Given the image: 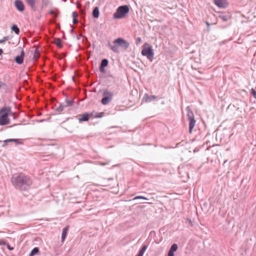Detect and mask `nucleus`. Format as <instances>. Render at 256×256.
<instances>
[{
    "mask_svg": "<svg viewBox=\"0 0 256 256\" xmlns=\"http://www.w3.org/2000/svg\"><path fill=\"white\" fill-rule=\"evenodd\" d=\"M11 182L16 189L26 191L30 188L32 180L29 176L22 173L15 174L12 176Z\"/></svg>",
    "mask_w": 256,
    "mask_h": 256,
    "instance_id": "obj_1",
    "label": "nucleus"
},
{
    "mask_svg": "<svg viewBox=\"0 0 256 256\" xmlns=\"http://www.w3.org/2000/svg\"><path fill=\"white\" fill-rule=\"evenodd\" d=\"M113 44L109 41L108 42L107 46L114 53H119L120 51L118 46H120L124 50H126L130 46V44L122 38H118L114 40Z\"/></svg>",
    "mask_w": 256,
    "mask_h": 256,
    "instance_id": "obj_2",
    "label": "nucleus"
},
{
    "mask_svg": "<svg viewBox=\"0 0 256 256\" xmlns=\"http://www.w3.org/2000/svg\"><path fill=\"white\" fill-rule=\"evenodd\" d=\"M14 114L10 106H4L0 110V126H5L10 124L8 116Z\"/></svg>",
    "mask_w": 256,
    "mask_h": 256,
    "instance_id": "obj_3",
    "label": "nucleus"
},
{
    "mask_svg": "<svg viewBox=\"0 0 256 256\" xmlns=\"http://www.w3.org/2000/svg\"><path fill=\"white\" fill-rule=\"evenodd\" d=\"M202 137V136L199 134L198 136H196L195 138H193V146L194 147V150H193L194 152H198L200 150L204 151L208 149V147L205 148L204 142L200 141Z\"/></svg>",
    "mask_w": 256,
    "mask_h": 256,
    "instance_id": "obj_4",
    "label": "nucleus"
},
{
    "mask_svg": "<svg viewBox=\"0 0 256 256\" xmlns=\"http://www.w3.org/2000/svg\"><path fill=\"white\" fill-rule=\"evenodd\" d=\"M142 54L146 56L150 61L152 62L154 56L152 46L148 43H145L142 47Z\"/></svg>",
    "mask_w": 256,
    "mask_h": 256,
    "instance_id": "obj_5",
    "label": "nucleus"
},
{
    "mask_svg": "<svg viewBox=\"0 0 256 256\" xmlns=\"http://www.w3.org/2000/svg\"><path fill=\"white\" fill-rule=\"evenodd\" d=\"M130 12L129 6L123 5L118 7L116 12L114 14V18L116 19H120L124 18Z\"/></svg>",
    "mask_w": 256,
    "mask_h": 256,
    "instance_id": "obj_6",
    "label": "nucleus"
},
{
    "mask_svg": "<svg viewBox=\"0 0 256 256\" xmlns=\"http://www.w3.org/2000/svg\"><path fill=\"white\" fill-rule=\"evenodd\" d=\"M114 94V92L109 91L108 90H105L102 93V98L101 102L104 105L108 104L112 100Z\"/></svg>",
    "mask_w": 256,
    "mask_h": 256,
    "instance_id": "obj_7",
    "label": "nucleus"
},
{
    "mask_svg": "<svg viewBox=\"0 0 256 256\" xmlns=\"http://www.w3.org/2000/svg\"><path fill=\"white\" fill-rule=\"evenodd\" d=\"M218 18L222 20L223 22H227L231 18V15L228 12H218Z\"/></svg>",
    "mask_w": 256,
    "mask_h": 256,
    "instance_id": "obj_8",
    "label": "nucleus"
},
{
    "mask_svg": "<svg viewBox=\"0 0 256 256\" xmlns=\"http://www.w3.org/2000/svg\"><path fill=\"white\" fill-rule=\"evenodd\" d=\"M214 3L216 6L220 8H226L228 5L226 0H214Z\"/></svg>",
    "mask_w": 256,
    "mask_h": 256,
    "instance_id": "obj_9",
    "label": "nucleus"
},
{
    "mask_svg": "<svg viewBox=\"0 0 256 256\" xmlns=\"http://www.w3.org/2000/svg\"><path fill=\"white\" fill-rule=\"evenodd\" d=\"M188 110V117L189 120V132L190 133H192V112H190V106H188L186 107Z\"/></svg>",
    "mask_w": 256,
    "mask_h": 256,
    "instance_id": "obj_10",
    "label": "nucleus"
},
{
    "mask_svg": "<svg viewBox=\"0 0 256 256\" xmlns=\"http://www.w3.org/2000/svg\"><path fill=\"white\" fill-rule=\"evenodd\" d=\"M14 6L16 9L20 12H23L24 10V6L21 0H16Z\"/></svg>",
    "mask_w": 256,
    "mask_h": 256,
    "instance_id": "obj_11",
    "label": "nucleus"
},
{
    "mask_svg": "<svg viewBox=\"0 0 256 256\" xmlns=\"http://www.w3.org/2000/svg\"><path fill=\"white\" fill-rule=\"evenodd\" d=\"M24 50H22L20 52V54L17 56L15 57L14 60L16 64H21L24 62Z\"/></svg>",
    "mask_w": 256,
    "mask_h": 256,
    "instance_id": "obj_12",
    "label": "nucleus"
},
{
    "mask_svg": "<svg viewBox=\"0 0 256 256\" xmlns=\"http://www.w3.org/2000/svg\"><path fill=\"white\" fill-rule=\"evenodd\" d=\"M1 142H3V144L2 145V146L3 147H4L6 146H7L8 143L10 142H14L16 144H22V142H20V140L16 138H10Z\"/></svg>",
    "mask_w": 256,
    "mask_h": 256,
    "instance_id": "obj_13",
    "label": "nucleus"
},
{
    "mask_svg": "<svg viewBox=\"0 0 256 256\" xmlns=\"http://www.w3.org/2000/svg\"><path fill=\"white\" fill-rule=\"evenodd\" d=\"M178 248L177 244H172L168 252V256H174V252L177 250Z\"/></svg>",
    "mask_w": 256,
    "mask_h": 256,
    "instance_id": "obj_14",
    "label": "nucleus"
},
{
    "mask_svg": "<svg viewBox=\"0 0 256 256\" xmlns=\"http://www.w3.org/2000/svg\"><path fill=\"white\" fill-rule=\"evenodd\" d=\"M92 115V113H84L80 118H78V120L80 122H87L90 116Z\"/></svg>",
    "mask_w": 256,
    "mask_h": 256,
    "instance_id": "obj_15",
    "label": "nucleus"
},
{
    "mask_svg": "<svg viewBox=\"0 0 256 256\" xmlns=\"http://www.w3.org/2000/svg\"><path fill=\"white\" fill-rule=\"evenodd\" d=\"M27 4L30 6V8L34 11L36 10V0H25Z\"/></svg>",
    "mask_w": 256,
    "mask_h": 256,
    "instance_id": "obj_16",
    "label": "nucleus"
},
{
    "mask_svg": "<svg viewBox=\"0 0 256 256\" xmlns=\"http://www.w3.org/2000/svg\"><path fill=\"white\" fill-rule=\"evenodd\" d=\"M144 98L145 99L146 102H148L156 100V96L153 95L149 96L146 94H144Z\"/></svg>",
    "mask_w": 256,
    "mask_h": 256,
    "instance_id": "obj_17",
    "label": "nucleus"
},
{
    "mask_svg": "<svg viewBox=\"0 0 256 256\" xmlns=\"http://www.w3.org/2000/svg\"><path fill=\"white\" fill-rule=\"evenodd\" d=\"M68 226H66L62 229V241L63 242L66 236L68 231Z\"/></svg>",
    "mask_w": 256,
    "mask_h": 256,
    "instance_id": "obj_18",
    "label": "nucleus"
},
{
    "mask_svg": "<svg viewBox=\"0 0 256 256\" xmlns=\"http://www.w3.org/2000/svg\"><path fill=\"white\" fill-rule=\"evenodd\" d=\"M100 14L99 8L98 7H95L92 12V16L94 18H98Z\"/></svg>",
    "mask_w": 256,
    "mask_h": 256,
    "instance_id": "obj_19",
    "label": "nucleus"
},
{
    "mask_svg": "<svg viewBox=\"0 0 256 256\" xmlns=\"http://www.w3.org/2000/svg\"><path fill=\"white\" fill-rule=\"evenodd\" d=\"M40 253L39 248L38 247L34 248L30 252L29 256H34Z\"/></svg>",
    "mask_w": 256,
    "mask_h": 256,
    "instance_id": "obj_20",
    "label": "nucleus"
},
{
    "mask_svg": "<svg viewBox=\"0 0 256 256\" xmlns=\"http://www.w3.org/2000/svg\"><path fill=\"white\" fill-rule=\"evenodd\" d=\"M11 30H12L14 32L16 33V34H19L20 32V29L16 24H14L11 26Z\"/></svg>",
    "mask_w": 256,
    "mask_h": 256,
    "instance_id": "obj_21",
    "label": "nucleus"
},
{
    "mask_svg": "<svg viewBox=\"0 0 256 256\" xmlns=\"http://www.w3.org/2000/svg\"><path fill=\"white\" fill-rule=\"evenodd\" d=\"M108 61L106 58H104L102 60L100 66L104 67H106L108 66Z\"/></svg>",
    "mask_w": 256,
    "mask_h": 256,
    "instance_id": "obj_22",
    "label": "nucleus"
},
{
    "mask_svg": "<svg viewBox=\"0 0 256 256\" xmlns=\"http://www.w3.org/2000/svg\"><path fill=\"white\" fill-rule=\"evenodd\" d=\"M56 44L58 48H62V40L60 38H57L56 40Z\"/></svg>",
    "mask_w": 256,
    "mask_h": 256,
    "instance_id": "obj_23",
    "label": "nucleus"
},
{
    "mask_svg": "<svg viewBox=\"0 0 256 256\" xmlns=\"http://www.w3.org/2000/svg\"><path fill=\"white\" fill-rule=\"evenodd\" d=\"M147 248V246L146 245H143L141 249L138 251L139 252L141 253L142 254H144V252L146 250Z\"/></svg>",
    "mask_w": 256,
    "mask_h": 256,
    "instance_id": "obj_24",
    "label": "nucleus"
},
{
    "mask_svg": "<svg viewBox=\"0 0 256 256\" xmlns=\"http://www.w3.org/2000/svg\"><path fill=\"white\" fill-rule=\"evenodd\" d=\"M64 107V106L62 105V104H60L59 106L56 108V112H58V113H60L63 110Z\"/></svg>",
    "mask_w": 256,
    "mask_h": 256,
    "instance_id": "obj_25",
    "label": "nucleus"
},
{
    "mask_svg": "<svg viewBox=\"0 0 256 256\" xmlns=\"http://www.w3.org/2000/svg\"><path fill=\"white\" fill-rule=\"evenodd\" d=\"M40 56V54L38 50H35L34 58L37 60Z\"/></svg>",
    "mask_w": 256,
    "mask_h": 256,
    "instance_id": "obj_26",
    "label": "nucleus"
},
{
    "mask_svg": "<svg viewBox=\"0 0 256 256\" xmlns=\"http://www.w3.org/2000/svg\"><path fill=\"white\" fill-rule=\"evenodd\" d=\"M67 104H66V106H72L73 105L74 103V100H66Z\"/></svg>",
    "mask_w": 256,
    "mask_h": 256,
    "instance_id": "obj_27",
    "label": "nucleus"
},
{
    "mask_svg": "<svg viewBox=\"0 0 256 256\" xmlns=\"http://www.w3.org/2000/svg\"><path fill=\"white\" fill-rule=\"evenodd\" d=\"M138 199H142V200H148V198H146L144 196H135L133 198V200H138Z\"/></svg>",
    "mask_w": 256,
    "mask_h": 256,
    "instance_id": "obj_28",
    "label": "nucleus"
},
{
    "mask_svg": "<svg viewBox=\"0 0 256 256\" xmlns=\"http://www.w3.org/2000/svg\"><path fill=\"white\" fill-rule=\"evenodd\" d=\"M250 93L256 99V91L253 88L250 90Z\"/></svg>",
    "mask_w": 256,
    "mask_h": 256,
    "instance_id": "obj_29",
    "label": "nucleus"
},
{
    "mask_svg": "<svg viewBox=\"0 0 256 256\" xmlns=\"http://www.w3.org/2000/svg\"><path fill=\"white\" fill-rule=\"evenodd\" d=\"M104 115V112H100V113H97L94 116V117L96 118H102L103 116Z\"/></svg>",
    "mask_w": 256,
    "mask_h": 256,
    "instance_id": "obj_30",
    "label": "nucleus"
},
{
    "mask_svg": "<svg viewBox=\"0 0 256 256\" xmlns=\"http://www.w3.org/2000/svg\"><path fill=\"white\" fill-rule=\"evenodd\" d=\"M9 39V37L8 36H6L4 37L2 39L0 40V44H2L6 40H8Z\"/></svg>",
    "mask_w": 256,
    "mask_h": 256,
    "instance_id": "obj_31",
    "label": "nucleus"
},
{
    "mask_svg": "<svg viewBox=\"0 0 256 256\" xmlns=\"http://www.w3.org/2000/svg\"><path fill=\"white\" fill-rule=\"evenodd\" d=\"M4 246H6L7 248L10 250H14V248L13 247H12L10 246L8 244V243H6V244H4Z\"/></svg>",
    "mask_w": 256,
    "mask_h": 256,
    "instance_id": "obj_32",
    "label": "nucleus"
},
{
    "mask_svg": "<svg viewBox=\"0 0 256 256\" xmlns=\"http://www.w3.org/2000/svg\"><path fill=\"white\" fill-rule=\"evenodd\" d=\"M5 87H6V84L2 81H0V89L2 88H4Z\"/></svg>",
    "mask_w": 256,
    "mask_h": 256,
    "instance_id": "obj_33",
    "label": "nucleus"
},
{
    "mask_svg": "<svg viewBox=\"0 0 256 256\" xmlns=\"http://www.w3.org/2000/svg\"><path fill=\"white\" fill-rule=\"evenodd\" d=\"M105 67H104V66H100V67H99V70H100V71L101 72H105V69H104Z\"/></svg>",
    "mask_w": 256,
    "mask_h": 256,
    "instance_id": "obj_34",
    "label": "nucleus"
},
{
    "mask_svg": "<svg viewBox=\"0 0 256 256\" xmlns=\"http://www.w3.org/2000/svg\"><path fill=\"white\" fill-rule=\"evenodd\" d=\"M72 16L73 18H77L78 16V14L76 12H74L72 13Z\"/></svg>",
    "mask_w": 256,
    "mask_h": 256,
    "instance_id": "obj_35",
    "label": "nucleus"
},
{
    "mask_svg": "<svg viewBox=\"0 0 256 256\" xmlns=\"http://www.w3.org/2000/svg\"><path fill=\"white\" fill-rule=\"evenodd\" d=\"M141 42V38L140 37L137 38L136 40V44H138L139 43H140Z\"/></svg>",
    "mask_w": 256,
    "mask_h": 256,
    "instance_id": "obj_36",
    "label": "nucleus"
},
{
    "mask_svg": "<svg viewBox=\"0 0 256 256\" xmlns=\"http://www.w3.org/2000/svg\"><path fill=\"white\" fill-rule=\"evenodd\" d=\"M4 244H6V242L3 240L0 239V246H2Z\"/></svg>",
    "mask_w": 256,
    "mask_h": 256,
    "instance_id": "obj_37",
    "label": "nucleus"
},
{
    "mask_svg": "<svg viewBox=\"0 0 256 256\" xmlns=\"http://www.w3.org/2000/svg\"><path fill=\"white\" fill-rule=\"evenodd\" d=\"M80 12L81 14L84 15V16L85 15L86 13H85V10H84L80 9Z\"/></svg>",
    "mask_w": 256,
    "mask_h": 256,
    "instance_id": "obj_38",
    "label": "nucleus"
},
{
    "mask_svg": "<svg viewBox=\"0 0 256 256\" xmlns=\"http://www.w3.org/2000/svg\"><path fill=\"white\" fill-rule=\"evenodd\" d=\"M72 22L74 24L78 22V20L77 18H73Z\"/></svg>",
    "mask_w": 256,
    "mask_h": 256,
    "instance_id": "obj_39",
    "label": "nucleus"
},
{
    "mask_svg": "<svg viewBox=\"0 0 256 256\" xmlns=\"http://www.w3.org/2000/svg\"><path fill=\"white\" fill-rule=\"evenodd\" d=\"M10 116H12L13 117V118L14 120H16L18 118V116H16L15 114L14 113V114H11Z\"/></svg>",
    "mask_w": 256,
    "mask_h": 256,
    "instance_id": "obj_40",
    "label": "nucleus"
},
{
    "mask_svg": "<svg viewBox=\"0 0 256 256\" xmlns=\"http://www.w3.org/2000/svg\"><path fill=\"white\" fill-rule=\"evenodd\" d=\"M195 122H196V120H194V116L193 115V128H194V126Z\"/></svg>",
    "mask_w": 256,
    "mask_h": 256,
    "instance_id": "obj_41",
    "label": "nucleus"
},
{
    "mask_svg": "<svg viewBox=\"0 0 256 256\" xmlns=\"http://www.w3.org/2000/svg\"><path fill=\"white\" fill-rule=\"evenodd\" d=\"M143 255L144 254L138 252V254L136 256H143Z\"/></svg>",
    "mask_w": 256,
    "mask_h": 256,
    "instance_id": "obj_42",
    "label": "nucleus"
},
{
    "mask_svg": "<svg viewBox=\"0 0 256 256\" xmlns=\"http://www.w3.org/2000/svg\"><path fill=\"white\" fill-rule=\"evenodd\" d=\"M3 53V50L2 48H0V56H1Z\"/></svg>",
    "mask_w": 256,
    "mask_h": 256,
    "instance_id": "obj_43",
    "label": "nucleus"
},
{
    "mask_svg": "<svg viewBox=\"0 0 256 256\" xmlns=\"http://www.w3.org/2000/svg\"><path fill=\"white\" fill-rule=\"evenodd\" d=\"M206 24L208 27L210 26V23L208 22H206Z\"/></svg>",
    "mask_w": 256,
    "mask_h": 256,
    "instance_id": "obj_44",
    "label": "nucleus"
},
{
    "mask_svg": "<svg viewBox=\"0 0 256 256\" xmlns=\"http://www.w3.org/2000/svg\"><path fill=\"white\" fill-rule=\"evenodd\" d=\"M70 33H72L74 32V28H72L70 30Z\"/></svg>",
    "mask_w": 256,
    "mask_h": 256,
    "instance_id": "obj_45",
    "label": "nucleus"
},
{
    "mask_svg": "<svg viewBox=\"0 0 256 256\" xmlns=\"http://www.w3.org/2000/svg\"><path fill=\"white\" fill-rule=\"evenodd\" d=\"M194 132L199 133V132H199V130H198V131L195 130V131H194Z\"/></svg>",
    "mask_w": 256,
    "mask_h": 256,
    "instance_id": "obj_46",
    "label": "nucleus"
},
{
    "mask_svg": "<svg viewBox=\"0 0 256 256\" xmlns=\"http://www.w3.org/2000/svg\"><path fill=\"white\" fill-rule=\"evenodd\" d=\"M227 160H226L224 162V164H226V162H227Z\"/></svg>",
    "mask_w": 256,
    "mask_h": 256,
    "instance_id": "obj_47",
    "label": "nucleus"
},
{
    "mask_svg": "<svg viewBox=\"0 0 256 256\" xmlns=\"http://www.w3.org/2000/svg\"><path fill=\"white\" fill-rule=\"evenodd\" d=\"M189 222H190V223L192 222V220H189Z\"/></svg>",
    "mask_w": 256,
    "mask_h": 256,
    "instance_id": "obj_48",
    "label": "nucleus"
}]
</instances>
